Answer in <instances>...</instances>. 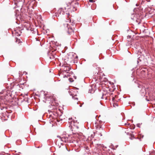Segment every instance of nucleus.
<instances>
[{
    "label": "nucleus",
    "mask_w": 155,
    "mask_h": 155,
    "mask_svg": "<svg viewBox=\"0 0 155 155\" xmlns=\"http://www.w3.org/2000/svg\"><path fill=\"white\" fill-rule=\"evenodd\" d=\"M127 37H130V35H128V36H127Z\"/></svg>",
    "instance_id": "nucleus-32"
},
{
    "label": "nucleus",
    "mask_w": 155,
    "mask_h": 155,
    "mask_svg": "<svg viewBox=\"0 0 155 155\" xmlns=\"http://www.w3.org/2000/svg\"><path fill=\"white\" fill-rule=\"evenodd\" d=\"M92 144H93L94 146L95 147L97 148V149H99L101 147H104V146L102 144L98 143H94L93 142H92Z\"/></svg>",
    "instance_id": "nucleus-7"
},
{
    "label": "nucleus",
    "mask_w": 155,
    "mask_h": 155,
    "mask_svg": "<svg viewBox=\"0 0 155 155\" xmlns=\"http://www.w3.org/2000/svg\"><path fill=\"white\" fill-rule=\"evenodd\" d=\"M67 75L68 76H69V74H67Z\"/></svg>",
    "instance_id": "nucleus-30"
},
{
    "label": "nucleus",
    "mask_w": 155,
    "mask_h": 155,
    "mask_svg": "<svg viewBox=\"0 0 155 155\" xmlns=\"http://www.w3.org/2000/svg\"><path fill=\"white\" fill-rule=\"evenodd\" d=\"M94 137V134H91V137H89V138H88V140H92V138H93Z\"/></svg>",
    "instance_id": "nucleus-16"
},
{
    "label": "nucleus",
    "mask_w": 155,
    "mask_h": 155,
    "mask_svg": "<svg viewBox=\"0 0 155 155\" xmlns=\"http://www.w3.org/2000/svg\"><path fill=\"white\" fill-rule=\"evenodd\" d=\"M39 147H38V148H39Z\"/></svg>",
    "instance_id": "nucleus-40"
},
{
    "label": "nucleus",
    "mask_w": 155,
    "mask_h": 155,
    "mask_svg": "<svg viewBox=\"0 0 155 155\" xmlns=\"http://www.w3.org/2000/svg\"><path fill=\"white\" fill-rule=\"evenodd\" d=\"M50 58L51 59V57H50Z\"/></svg>",
    "instance_id": "nucleus-34"
},
{
    "label": "nucleus",
    "mask_w": 155,
    "mask_h": 155,
    "mask_svg": "<svg viewBox=\"0 0 155 155\" xmlns=\"http://www.w3.org/2000/svg\"><path fill=\"white\" fill-rule=\"evenodd\" d=\"M140 47V45L138 42L136 43L134 45V47L136 49H138Z\"/></svg>",
    "instance_id": "nucleus-14"
},
{
    "label": "nucleus",
    "mask_w": 155,
    "mask_h": 155,
    "mask_svg": "<svg viewBox=\"0 0 155 155\" xmlns=\"http://www.w3.org/2000/svg\"><path fill=\"white\" fill-rule=\"evenodd\" d=\"M74 91L73 90H71L68 91V93L70 95L72 96V98H74V96H77L76 94H74Z\"/></svg>",
    "instance_id": "nucleus-10"
},
{
    "label": "nucleus",
    "mask_w": 155,
    "mask_h": 155,
    "mask_svg": "<svg viewBox=\"0 0 155 155\" xmlns=\"http://www.w3.org/2000/svg\"><path fill=\"white\" fill-rule=\"evenodd\" d=\"M17 86H18V87H19V84H18L17 85Z\"/></svg>",
    "instance_id": "nucleus-29"
},
{
    "label": "nucleus",
    "mask_w": 155,
    "mask_h": 155,
    "mask_svg": "<svg viewBox=\"0 0 155 155\" xmlns=\"http://www.w3.org/2000/svg\"><path fill=\"white\" fill-rule=\"evenodd\" d=\"M136 15L135 14H133L132 15L131 17V18L134 21H136L137 22H138L137 20V18H136V17L135 16Z\"/></svg>",
    "instance_id": "nucleus-13"
},
{
    "label": "nucleus",
    "mask_w": 155,
    "mask_h": 155,
    "mask_svg": "<svg viewBox=\"0 0 155 155\" xmlns=\"http://www.w3.org/2000/svg\"><path fill=\"white\" fill-rule=\"evenodd\" d=\"M140 125H141V124H139V123L137 124V126L138 127H140Z\"/></svg>",
    "instance_id": "nucleus-19"
},
{
    "label": "nucleus",
    "mask_w": 155,
    "mask_h": 155,
    "mask_svg": "<svg viewBox=\"0 0 155 155\" xmlns=\"http://www.w3.org/2000/svg\"><path fill=\"white\" fill-rule=\"evenodd\" d=\"M146 100H147V101H149V100L148 99H146Z\"/></svg>",
    "instance_id": "nucleus-26"
},
{
    "label": "nucleus",
    "mask_w": 155,
    "mask_h": 155,
    "mask_svg": "<svg viewBox=\"0 0 155 155\" xmlns=\"http://www.w3.org/2000/svg\"><path fill=\"white\" fill-rule=\"evenodd\" d=\"M75 96H74V98H73L74 100H76L77 101L78 100V98L77 97H74Z\"/></svg>",
    "instance_id": "nucleus-20"
},
{
    "label": "nucleus",
    "mask_w": 155,
    "mask_h": 155,
    "mask_svg": "<svg viewBox=\"0 0 155 155\" xmlns=\"http://www.w3.org/2000/svg\"><path fill=\"white\" fill-rule=\"evenodd\" d=\"M82 104H81V105H80V107H82Z\"/></svg>",
    "instance_id": "nucleus-27"
},
{
    "label": "nucleus",
    "mask_w": 155,
    "mask_h": 155,
    "mask_svg": "<svg viewBox=\"0 0 155 155\" xmlns=\"http://www.w3.org/2000/svg\"><path fill=\"white\" fill-rule=\"evenodd\" d=\"M143 136H142V138H143Z\"/></svg>",
    "instance_id": "nucleus-37"
},
{
    "label": "nucleus",
    "mask_w": 155,
    "mask_h": 155,
    "mask_svg": "<svg viewBox=\"0 0 155 155\" xmlns=\"http://www.w3.org/2000/svg\"><path fill=\"white\" fill-rule=\"evenodd\" d=\"M65 13V12L64 11V9L62 8H60L55 13V16H61L62 15H64Z\"/></svg>",
    "instance_id": "nucleus-4"
},
{
    "label": "nucleus",
    "mask_w": 155,
    "mask_h": 155,
    "mask_svg": "<svg viewBox=\"0 0 155 155\" xmlns=\"http://www.w3.org/2000/svg\"><path fill=\"white\" fill-rule=\"evenodd\" d=\"M67 77V76H66V75H65L64 76V77Z\"/></svg>",
    "instance_id": "nucleus-23"
},
{
    "label": "nucleus",
    "mask_w": 155,
    "mask_h": 155,
    "mask_svg": "<svg viewBox=\"0 0 155 155\" xmlns=\"http://www.w3.org/2000/svg\"><path fill=\"white\" fill-rule=\"evenodd\" d=\"M127 37H130V35H128V36H127Z\"/></svg>",
    "instance_id": "nucleus-31"
},
{
    "label": "nucleus",
    "mask_w": 155,
    "mask_h": 155,
    "mask_svg": "<svg viewBox=\"0 0 155 155\" xmlns=\"http://www.w3.org/2000/svg\"><path fill=\"white\" fill-rule=\"evenodd\" d=\"M90 2H94V0H89Z\"/></svg>",
    "instance_id": "nucleus-21"
},
{
    "label": "nucleus",
    "mask_w": 155,
    "mask_h": 155,
    "mask_svg": "<svg viewBox=\"0 0 155 155\" xmlns=\"http://www.w3.org/2000/svg\"><path fill=\"white\" fill-rule=\"evenodd\" d=\"M31 32L32 33V32H34V31H31Z\"/></svg>",
    "instance_id": "nucleus-33"
},
{
    "label": "nucleus",
    "mask_w": 155,
    "mask_h": 155,
    "mask_svg": "<svg viewBox=\"0 0 155 155\" xmlns=\"http://www.w3.org/2000/svg\"><path fill=\"white\" fill-rule=\"evenodd\" d=\"M69 68L67 67H65L64 69V71L66 72H67V73L68 72V71H69Z\"/></svg>",
    "instance_id": "nucleus-15"
},
{
    "label": "nucleus",
    "mask_w": 155,
    "mask_h": 155,
    "mask_svg": "<svg viewBox=\"0 0 155 155\" xmlns=\"http://www.w3.org/2000/svg\"><path fill=\"white\" fill-rule=\"evenodd\" d=\"M64 26L66 29L68 30V33L69 34H71L74 32L73 28L71 26H70V24L68 23H65L64 24Z\"/></svg>",
    "instance_id": "nucleus-2"
},
{
    "label": "nucleus",
    "mask_w": 155,
    "mask_h": 155,
    "mask_svg": "<svg viewBox=\"0 0 155 155\" xmlns=\"http://www.w3.org/2000/svg\"><path fill=\"white\" fill-rule=\"evenodd\" d=\"M136 5L137 6H138L137 4Z\"/></svg>",
    "instance_id": "nucleus-38"
},
{
    "label": "nucleus",
    "mask_w": 155,
    "mask_h": 155,
    "mask_svg": "<svg viewBox=\"0 0 155 155\" xmlns=\"http://www.w3.org/2000/svg\"><path fill=\"white\" fill-rule=\"evenodd\" d=\"M95 86L94 85H93L92 86L90 87V88H89L88 92L91 94H93L94 93L95 91V90L94 89L93 87H95Z\"/></svg>",
    "instance_id": "nucleus-9"
},
{
    "label": "nucleus",
    "mask_w": 155,
    "mask_h": 155,
    "mask_svg": "<svg viewBox=\"0 0 155 155\" xmlns=\"http://www.w3.org/2000/svg\"><path fill=\"white\" fill-rule=\"evenodd\" d=\"M57 137L59 138V139H61V137L59 136H57Z\"/></svg>",
    "instance_id": "nucleus-22"
},
{
    "label": "nucleus",
    "mask_w": 155,
    "mask_h": 155,
    "mask_svg": "<svg viewBox=\"0 0 155 155\" xmlns=\"http://www.w3.org/2000/svg\"><path fill=\"white\" fill-rule=\"evenodd\" d=\"M61 120H62V119H61Z\"/></svg>",
    "instance_id": "nucleus-36"
},
{
    "label": "nucleus",
    "mask_w": 155,
    "mask_h": 155,
    "mask_svg": "<svg viewBox=\"0 0 155 155\" xmlns=\"http://www.w3.org/2000/svg\"><path fill=\"white\" fill-rule=\"evenodd\" d=\"M68 123L69 124V127H73V128H77L78 129L79 127L76 124H77V123H75L74 121L72 120V118H69L68 119Z\"/></svg>",
    "instance_id": "nucleus-3"
},
{
    "label": "nucleus",
    "mask_w": 155,
    "mask_h": 155,
    "mask_svg": "<svg viewBox=\"0 0 155 155\" xmlns=\"http://www.w3.org/2000/svg\"><path fill=\"white\" fill-rule=\"evenodd\" d=\"M69 80L71 82H72L74 81L73 80V79L71 78H69Z\"/></svg>",
    "instance_id": "nucleus-18"
},
{
    "label": "nucleus",
    "mask_w": 155,
    "mask_h": 155,
    "mask_svg": "<svg viewBox=\"0 0 155 155\" xmlns=\"http://www.w3.org/2000/svg\"><path fill=\"white\" fill-rule=\"evenodd\" d=\"M137 56V64H146L143 61V58H142V56L140 55L136 54Z\"/></svg>",
    "instance_id": "nucleus-6"
},
{
    "label": "nucleus",
    "mask_w": 155,
    "mask_h": 155,
    "mask_svg": "<svg viewBox=\"0 0 155 155\" xmlns=\"http://www.w3.org/2000/svg\"><path fill=\"white\" fill-rule=\"evenodd\" d=\"M57 121L58 122H59L60 121V120H59L58 119L57 120Z\"/></svg>",
    "instance_id": "nucleus-25"
},
{
    "label": "nucleus",
    "mask_w": 155,
    "mask_h": 155,
    "mask_svg": "<svg viewBox=\"0 0 155 155\" xmlns=\"http://www.w3.org/2000/svg\"><path fill=\"white\" fill-rule=\"evenodd\" d=\"M142 51H140V52L142 54L143 56L147 60V62H151L153 61V58L150 55L147 50L146 49L142 48Z\"/></svg>",
    "instance_id": "nucleus-1"
},
{
    "label": "nucleus",
    "mask_w": 155,
    "mask_h": 155,
    "mask_svg": "<svg viewBox=\"0 0 155 155\" xmlns=\"http://www.w3.org/2000/svg\"><path fill=\"white\" fill-rule=\"evenodd\" d=\"M4 93L5 95L6 94V95H5L6 97H9L11 96L10 92L9 91H4Z\"/></svg>",
    "instance_id": "nucleus-11"
},
{
    "label": "nucleus",
    "mask_w": 155,
    "mask_h": 155,
    "mask_svg": "<svg viewBox=\"0 0 155 155\" xmlns=\"http://www.w3.org/2000/svg\"><path fill=\"white\" fill-rule=\"evenodd\" d=\"M68 139V138L67 137H61V141L64 142H66V140H67Z\"/></svg>",
    "instance_id": "nucleus-12"
},
{
    "label": "nucleus",
    "mask_w": 155,
    "mask_h": 155,
    "mask_svg": "<svg viewBox=\"0 0 155 155\" xmlns=\"http://www.w3.org/2000/svg\"><path fill=\"white\" fill-rule=\"evenodd\" d=\"M105 95H106V94H104L103 93L102 94V96L101 97V99H104V98H103L104 96H105Z\"/></svg>",
    "instance_id": "nucleus-17"
},
{
    "label": "nucleus",
    "mask_w": 155,
    "mask_h": 155,
    "mask_svg": "<svg viewBox=\"0 0 155 155\" xmlns=\"http://www.w3.org/2000/svg\"><path fill=\"white\" fill-rule=\"evenodd\" d=\"M138 87L142 88V89L140 91V92L142 94V96H144L146 94V88L143 85L139 84L138 86Z\"/></svg>",
    "instance_id": "nucleus-5"
},
{
    "label": "nucleus",
    "mask_w": 155,
    "mask_h": 155,
    "mask_svg": "<svg viewBox=\"0 0 155 155\" xmlns=\"http://www.w3.org/2000/svg\"><path fill=\"white\" fill-rule=\"evenodd\" d=\"M28 30H30L31 31H34V32H32V34L38 35L37 29L31 27L29 28Z\"/></svg>",
    "instance_id": "nucleus-8"
},
{
    "label": "nucleus",
    "mask_w": 155,
    "mask_h": 155,
    "mask_svg": "<svg viewBox=\"0 0 155 155\" xmlns=\"http://www.w3.org/2000/svg\"><path fill=\"white\" fill-rule=\"evenodd\" d=\"M88 148V147H87L86 148V149L87 150V148Z\"/></svg>",
    "instance_id": "nucleus-35"
},
{
    "label": "nucleus",
    "mask_w": 155,
    "mask_h": 155,
    "mask_svg": "<svg viewBox=\"0 0 155 155\" xmlns=\"http://www.w3.org/2000/svg\"><path fill=\"white\" fill-rule=\"evenodd\" d=\"M72 23V24H73V23ZM72 25H73V24H72Z\"/></svg>",
    "instance_id": "nucleus-39"
},
{
    "label": "nucleus",
    "mask_w": 155,
    "mask_h": 155,
    "mask_svg": "<svg viewBox=\"0 0 155 155\" xmlns=\"http://www.w3.org/2000/svg\"><path fill=\"white\" fill-rule=\"evenodd\" d=\"M100 136H102V134L101 133L100 134Z\"/></svg>",
    "instance_id": "nucleus-28"
},
{
    "label": "nucleus",
    "mask_w": 155,
    "mask_h": 155,
    "mask_svg": "<svg viewBox=\"0 0 155 155\" xmlns=\"http://www.w3.org/2000/svg\"><path fill=\"white\" fill-rule=\"evenodd\" d=\"M74 78L75 79H76V76H74Z\"/></svg>",
    "instance_id": "nucleus-24"
}]
</instances>
